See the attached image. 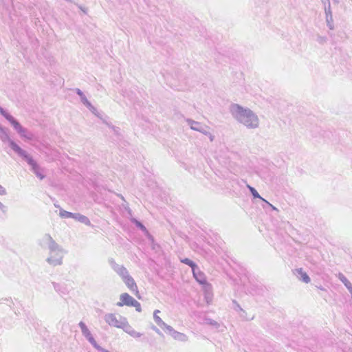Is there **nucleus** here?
I'll list each match as a JSON object with an SVG mask.
<instances>
[{"label": "nucleus", "mask_w": 352, "mask_h": 352, "mask_svg": "<svg viewBox=\"0 0 352 352\" xmlns=\"http://www.w3.org/2000/svg\"><path fill=\"white\" fill-rule=\"evenodd\" d=\"M335 3H338L339 2L338 0H333Z\"/></svg>", "instance_id": "58836bf2"}, {"label": "nucleus", "mask_w": 352, "mask_h": 352, "mask_svg": "<svg viewBox=\"0 0 352 352\" xmlns=\"http://www.w3.org/2000/svg\"><path fill=\"white\" fill-rule=\"evenodd\" d=\"M6 206H5L1 202H0V210H2L3 212H6Z\"/></svg>", "instance_id": "2f4dec72"}, {"label": "nucleus", "mask_w": 352, "mask_h": 352, "mask_svg": "<svg viewBox=\"0 0 352 352\" xmlns=\"http://www.w3.org/2000/svg\"><path fill=\"white\" fill-rule=\"evenodd\" d=\"M6 194V190L1 185H0V195H4Z\"/></svg>", "instance_id": "7c9ffc66"}, {"label": "nucleus", "mask_w": 352, "mask_h": 352, "mask_svg": "<svg viewBox=\"0 0 352 352\" xmlns=\"http://www.w3.org/2000/svg\"><path fill=\"white\" fill-rule=\"evenodd\" d=\"M160 311L155 310L153 313V319L155 322L157 323L158 326L164 325V321L161 319L160 316H157V314L160 313Z\"/></svg>", "instance_id": "5701e85b"}, {"label": "nucleus", "mask_w": 352, "mask_h": 352, "mask_svg": "<svg viewBox=\"0 0 352 352\" xmlns=\"http://www.w3.org/2000/svg\"><path fill=\"white\" fill-rule=\"evenodd\" d=\"M123 281L131 292H138V287L134 279L129 274L122 278Z\"/></svg>", "instance_id": "9d476101"}, {"label": "nucleus", "mask_w": 352, "mask_h": 352, "mask_svg": "<svg viewBox=\"0 0 352 352\" xmlns=\"http://www.w3.org/2000/svg\"><path fill=\"white\" fill-rule=\"evenodd\" d=\"M131 307H135L136 311L138 312H140L142 310L140 303L138 302L136 300H135L133 305Z\"/></svg>", "instance_id": "c756f323"}, {"label": "nucleus", "mask_w": 352, "mask_h": 352, "mask_svg": "<svg viewBox=\"0 0 352 352\" xmlns=\"http://www.w3.org/2000/svg\"><path fill=\"white\" fill-rule=\"evenodd\" d=\"M76 221H79L82 223H84L87 226L91 225V221L89 219V218L83 214H81L80 213H74V217Z\"/></svg>", "instance_id": "4468645a"}, {"label": "nucleus", "mask_w": 352, "mask_h": 352, "mask_svg": "<svg viewBox=\"0 0 352 352\" xmlns=\"http://www.w3.org/2000/svg\"><path fill=\"white\" fill-rule=\"evenodd\" d=\"M0 132H1L0 138L3 143H7L9 146L10 144H12L14 142V140L12 139H11L9 134L8 133L7 129L3 128L1 126H0Z\"/></svg>", "instance_id": "f8f14e48"}, {"label": "nucleus", "mask_w": 352, "mask_h": 352, "mask_svg": "<svg viewBox=\"0 0 352 352\" xmlns=\"http://www.w3.org/2000/svg\"><path fill=\"white\" fill-rule=\"evenodd\" d=\"M10 120L8 122L12 124L14 129L16 131L21 138L32 140L34 138V134L28 131L26 128H24L21 124L12 116L10 118Z\"/></svg>", "instance_id": "7ed1b4c3"}, {"label": "nucleus", "mask_w": 352, "mask_h": 352, "mask_svg": "<svg viewBox=\"0 0 352 352\" xmlns=\"http://www.w3.org/2000/svg\"><path fill=\"white\" fill-rule=\"evenodd\" d=\"M54 206H55V207H56V208L59 207V206H58V205H56V204H54Z\"/></svg>", "instance_id": "ea45409f"}, {"label": "nucleus", "mask_w": 352, "mask_h": 352, "mask_svg": "<svg viewBox=\"0 0 352 352\" xmlns=\"http://www.w3.org/2000/svg\"><path fill=\"white\" fill-rule=\"evenodd\" d=\"M120 301L117 302L118 307H122L124 305L131 307L135 300V299L127 293L122 294L120 296Z\"/></svg>", "instance_id": "1a4fd4ad"}, {"label": "nucleus", "mask_w": 352, "mask_h": 352, "mask_svg": "<svg viewBox=\"0 0 352 352\" xmlns=\"http://www.w3.org/2000/svg\"><path fill=\"white\" fill-rule=\"evenodd\" d=\"M294 274L296 276V277L301 280L302 282L305 283H308L311 281L309 276L305 272L302 268L296 269L294 271Z\"/></svg>", "instance_id": "9b49d317"}, {"label": "nucleus", "mask_w": 352, "mask_h": 352, "mask_svg": "<svg viewBox=\"0 0 352 352\" xmlns=\"http://www.w3.org/2000/svg\"><path fill=\"white\" fill-rule=\"evenodd\" d=\"M327 1L328 3V6H325V8H324L325 15H326V17L331 16L333 15H332V12H331V9L330 1L329 0H327Z\"/></svg>", "instance_id": "bb28decb"}, {"label": "nucleus", "mask_w": 352, "mask_h": 352, "mask_svg": "<svg viewBox=\"0 0 352 352\" xmlns=\"http://www.w3.org/2000/svg\"><path fill=\"white\" fill-rule=\"evenodd\" d=\"M186 122L190 126V129L201 132V133L204 135H208V131H207L208 126L202 124L201 122L195 121L192 119L188 118L186 119Z\"/></svg>", "instance_id": "423d86ee"}, {"label": "nucleus", "mask_w": 352, "mask_h": 352, "mask_svg": "<svg viewBox=\"0 0 352 352\" xmlns=\"http://www.w3.org/2000/svg\"><path fill=\"white\" fill-rule=\"evenodd\" d=\"M152 329H153V330H154V331H155L157 334H159V335H162L161 331H160V329H157L156 327L153 326V327H152Z\"/></svg>", "instance_id": "473e14b6"}, {"label": "nucleus", "mask_w": 352, "mask_h": 352, "mask_svg": "<svg viewBox=\"0 0 352 352\" xmlns=\"http://www.w3.org/2000/svg\"><path fill=\"white\" fill-rule=\"evenodd\" d=\"M208 135H210V141L212 142L214 140V135H212V134H210L209 132L208 133Z\"/></svg>", "instance_id": "e433bc0d"}, {"label": "nucleus", "mask_w": 352, "mask_h": 352, "mask_svg": "<svg viewBox=\"0 0 352 352\" xmlns=\"http://www.w3.org/2000/svg\"><path fill=\"white\" fill-rule=\"evenodd\" d=\"M230 112L232 117L248 129H256L259 126L258 116L250 109L245 108L238 104L230 106Z\"/></svg>", "instance_id": "f03ea898"}, {"label": "nucleus", "mask_w": 352, "mask_h": 352, "mask_svg": "<svg viewBox=\"0 0 352 352\" xmlns=\"http://www.w3.org/2000/svg\"><path fill=\"white\" fill-rule=\"evenodd\" d=\"M233 303L236 305V308H239V309L242 310V309L241 308L240 305L236 302V300H233Z\"/></svg>", "instance_id": "c9c22d12"}, {"label": "nucleus", "mask_w": 352, "mask_h": 352, "mask_svg": "<svg viewBox=\"0 0 352 352\" xmlns=\"http://www.w3.org/2000/svg\"><path fill=\"white\" fill-rule=\"evenodd\" d=\"M120 329H122L124 331L128 333L129 335L133 329V328L128 323L126 319H125V320L124 321Z\"/></svg>", "instance_id": "412c9836"}, {"label": "nucleus", "mask_w": 352, "mask_h": 352, "mask_svg": "<svg viewBox=\"0 0 352 352\" xmlns=\"http://www.w3.org/2000/svg\"><path fill=\"white\" fill-rule=\"evenodd\" d=\"M248 188L249 189L250 192L252 193V196L254 197V198H259V199H263V201H265L266 203H267L270 206H271L272 207V208L274 210H276V208L275 207H274L273 206H272L270 203H268L266 200L263 199L261 196L260 195L258 194V192L256 191V190L252 187L250 185H248L247 186Z\"/></svg>", "instance_id": "aec40b11"}, {"label": "nucleus", "mask_w": 352, "mask_h": 352, "mask_svg": "<svg viewBox=\"0 0 352 352\" xmlns=\"http://www.w3.org/2000/svg\"><path fill=\"white\" fill-rule=\"evenodd\" d=\"M91 111L95 113L96 109L91 104V107H87Z\"/></svg>", "instance_id": "f704fd0d"}, {"label": "nucleus", "mask_w": 352, "mask_h": 352, "mask_svg": "<svg viewBox=\"0 0 352 352\" xmlns=\"http://www.w3.org/2000/svg\"><path fill=\"white\" fill-rule=\"evenodd\" d=\"M79 327L81 329L82 335L87 338V340L92 344V346H95L97 342L92 336L90 331L86 326V324L83 322H80L78 324Z\"/></svg>", "instance_id": "6e6552de"}, {"label": "nucleus", "mask_w": 352, "mask_h": 352, "mask_svg": "<svg viewBox=\"0 0 352 352\" xmlns=\"http://www.w3.org/2000/svg\"><path fill=\"white\" fill-rule=\"evenodd\" d=\"M78 7L79 9H80L84 13L87 14V9L82 7V6L80 5H78Z\"/></svg>", "instance_id": "72a5a7b5"}, {"label": "nucleus", "mask_w": 352, "mask_h": 352, "mask_svg": "<svg viewBox=\"0 0 352 352\" xmlns=\"http://www.w3.org/2000/svg\"><path fill=\"white\" fill-rule=\"evenodd\" d=\"M38 245L43 249L49 250V256L46 258L48 264L54 267L63 264V258L67 251L58 245L50 234H45L38 240Z\"/></svg>", "instance_id": "f257e3e1"}, {"label": "nucleus", "mask_w": 352, "mask_h": 352, "mask_svg": "<svg viewBox=\"0 0 352 352\" xmlns=\"http://www.w3.org/2000/svg\"><path fill=\"white\" fill-rule=\"evenodd\" d=\"M339 280L344 285V286L347 288L350 294L352 296V284L349 282V280L346 278V276L342 274L339 273L338 275Z\"/></svg>", "instance_id": "2eb2a0df"}, {"label": "nucleus", "mask_w": 352, "mask_h": 352, "mask_svg": "<svg viewBox=\"0 0 352 352\" xmlns=\"http://www.w3.org/2000/svg\"><path fill=\"white\" fill-rule=\"evenodd\" d=\"M0 114L3 116L8 121L10 120V118H12V116H11L10 113L6 112L1 106H0Z\"/></svg>", "instance_id": "cd10ccee"}, {"label": "nucleus", "mask_w": 352, "mask_h": 352, "mask_svg": "<svg viewBox=\"0 0 352 352\" xmlns=\"http://www.w3.org/2000/svg\"><path fill=\"white\" fill-rule=\"evenodd\" d=\"M160 327L170 335H171L172 332H173L175 330L171 326L166 324L164 322V325H161Z\"/></svg>", "instance_id": "b1692460"}, {"label": "nucleus", "mask_w": 352, "mask_h": 352, "mask_svg": "<svg viewBox=\"0 0 352 352\" xmlns=\"http://www.w3.org/2000/svg\"><path fill=\"white\" fill-rule=\"evenodd\" d=\"M193 276L197 280V281L199 282L200 284L204 285L206 283V280L204 274L202 272H201L198 268L197 270H196V274Z\"/></svg>", "instance_id": "a211bd4d"}, {"label": "nucleus", "mask_w": 352, "mask_h": 352, "mask_svg": "<svg viewBox=\"0 0 352 352\" xmlns=\"http://www.w3.org/2000/svg\"><path fill=\"white\" fill-rule=\"evenodd\" d=\"M133 338H140L142 334L141 333L137 332L135 330L133 329V331L129 334Z\"/></svg>", "instance_id": "c85d7f7f"}, {"label": "nucleus", "mask_w": 352, "mask_h": 352, "mask_svg": "<svg viewBox=\"0 0 352 352\" xmlns=\"http://www.w3.org/2000/svg\"><path fill=\"white\" fill-rule=\"evenodd\" d=\"M170 336L174 339L179 340V341L185 342L187 340V336L185 334L178 332L175 330H174V331L172 332V334Z\"/></svg>", "instance_id": "6ab92c4d"}, {"label": "nucleus", "mask_w": 352, "mask_h": 352, "mask_svg": "<svg viewBox=\"0 0 352 352\" xmlns=\"http://www.w3.org/2000/svg\"><path fill=\"white\" fill-rule=\"evenodd\" d=\"M9 146L19 157H21L26 162H32L31 158L32 157L26 151L21 148L14 141Z\"/></svg>", "instance_id": "39448f33"}, {"label": "nucleus", "mask_w": 352, "mask_h": 352, "mask_svg": "<svg viewBox=\"0 0 352 352\" xmlns=\"http://www.w3.org/2000/svg\"><path fill=\"white\" fill-rule=\"evenodd\" d=\"M125 318L119 316V318L113 314H107L104 316V320L110 326L120 328L125 320Z\"/></svg>", "instance_id": "20e7f679"}, {"label": "nucleus", "mask_w": 352, "mask_h": 352, "mask_svg": "<svg viewBox=\"0 0 352 352\" xmlns=\"http://www.w3.org/2000/svg\"><path fill=\"white\" fill-rule=\"evenodd\" d=\"M326 23H327V27L330 30H333L334 29L333 16H327L326 17Z\"/></svg>", "instance_id": "393cba45"}, {"label": "nucleus", "mask_w": 352, "mask_h": 352, "mask_svg": "<svg viewBox=\"0 0 352 352\" xmlns=\"http://www.w3.org/2000/svg\"><path fill=\"white\" fill-rule=\"evenodd\" d=\"M109 263L112 267V269L118 274L120 275L122 278H124L125 276L129 274V272L126 270V267H124L123 265H120L116 263V261L111 258L109 260Z\"/></svg>", "instance_id": "0eeeda50"}, {"label": "nucleus", "mask_w": 352, "mask_h": 352, "mask_svg": "<svg viewBox=\"0 0 352 352\" xmlns=\"http://www.w3.org/2000/svg\"><path fill=\"white\" fill-rule=\"evenodd\" d=\"M132 222L134 223L135 224V226L140 228L141 230L144 231V232H146V227L139 221H138L137 219H133L132 220Z\"/></svg>", "instance_id": "a878e982"}, {"label": "nucleus", "mask_w": 352, "mask_h": 352, "mask_svg": "<svg viewBox=\"0 0 352 352\" xmlns=\"http://www.w3.org/2000/svg\"><path fill=\"white\" fill-rule=\"evenodd\" d=\"M322 3L324 4V6H328V3L327 0H322Z\"/></svg>", "instance_id": "4c0bfd02"}, {"label": "nucleus", "mask_w": 352, "mask_h": 352, "mask_svg": "<svg viewBox=\"0 0 352 352\" xmlns=\"http://www.w3.org/2000/svg\"><path fill=\"white\" fill-rule=\"evenodd\" d=\"M74 213L66 211L63 209H60L59 216L62 218H72L74 217Z\"/></svg>", "instance_id": "4be33fe9"}, {"label": "nucleus", "mask_w": 352, "mask_h": 352, "mask_svg": "<svg viewBox=\"0 0 352 352\" xmlns=\"http://www.w3.org/2000/svg\"><path fill=\"white\" fill-rule=\"evenodd\" d=\"M31 161L32 162L27 163L31 166L33 173L41 179H43L44 178V175L41 173L38 165L32 157L31 158Z\"/></svg>", "instance_id": "ddd939ff"}, {"label": "nucleus", "mask_w": 352, "mask_h": 352, "mask_svg": "<svg viewBox=\"0 0 352 352\" xmlns=\"http://www.w3.org/2000/svg\"><path fill=\"white\" fill-rule=\"evenodd\" d=\"M74 91H76V94L80 96V101L83 104H85L86 107H91V103L87 100L85 95L80 89L76 88Z\"/></svg>", "instance_id": "dca6fc26"}, {"label": "nucleus", "mask_w": 352, "mask_h": 352, "mask_svg": "<svg viewBox=\"0 0 352 352\" xmlns=\"http://www.w3.org/2000/svg\"><path fill=\"white\" fill-rule=\"evenodd\" d=\"M181 262L190 266L192 268L193 275L196 274V270H197V266L195 264V263H194L192 261L187 258L182 259Z\"/></svg>", "instance_id": "f3484780"}]
</instances>
